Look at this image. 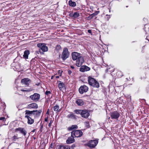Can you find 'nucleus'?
I'll use <instances>...</instances> for the list:
<instances>
[{
    "mask_svg": "<svg viewBox=\"0 0 149 149\" xmlns=\"http://www.w3.org/2000/svg\"><path fill=\"white\" fill-rule=\"evenodd\" d=\"M72 58L73 60H77L76 65L78 67L81 66L84 62L83 57L80 54L77 52H74L72 53Z\"/></svg>",
    "mask_w": 149,
    "mask_h": 149,
    "instance_id": "obj_1",
    "label": "nucleus"
},
{
    "mask_svg": "<svg viewBox=\"0 0 149 149\" xmlns=\"http://www.w3.org/2000/svg\"><path fill=\"white\" fill-rule=\"evenodd\" d=\"M89 84L94 87L98 88L100 85L99 83L94 79L89 77L88 79Z\"/></svg>",
    "mask_w": 149,
    "mask_h": 149,
    "instance_id": "obj_2",
    "label": "nucleus"
},
{
    "mask_svg": "<svg viewBox=\"0 0 149 149\" xmlns=\"http://www.w3.org/2000/svg\"><path fill=\"white\" fill-rule=\"evenodd\" d=\"M98 143V141L97 140H90L87 143L86 145L90 148H95L97 145Z\"/></svg>",
    "mask_w": 149,
    "mask_h": 149,
    "instance_id": "obj_3",
    "label": "nucleus"
},
{
    "mask_svg": "<svg viewBox=\"0 0 149 149\" xmlns=\"http://www.w3.org/2000/svg\"><path fill=\"white\" fill-rule=\"evenodd\" d=\"M69 56V53L67 48L63 49L61 56V58L63 61H65Z\"/></svg>",
    "mask_w": 149,
    "mask_h": 149,
    "instance_id": "obj_4",
    "label": "nucleus"
},
{
    "mask_svg": "<svg viewBox=\"0 0 149 149\" xmlns=\"http://www.w3.org/2000/svg\"><path fill=\"white\" fill-rule=\"evenodd\" d=\"M83 133L80 130H76L71 132V136L72 137H80L82 136Z\"/></svg>",
    "mask_w": 149,
    "mask_h": 149,
    "instance_id": "obj_5",
    "label": "nucleus"
},
{
    "mask_svg": "<svg viewBox=\"0 0 149 149\" xmlns=\"http://www.w3.org/2000/svg\"><path fill=\"white\" fill-rule=\"evenodd\" d=\"M37 46L40 48V52L41 53V50L43 52H45L48 50V47L46 46L45 44L39 43L37 44Z\"/></svg>",
    "mask_w": 149,
    "mask_h": 149,
    "instance_id": "obj_6",
    "label": "nucleus"
},
{
    "mask_svg": "<svg viewBox=\"0 0 149 149\" xmlns=\"http://www.w3.org/2000/svg\"><path fill=\"white\" fill-rule=\"evenodd\" d=\"M40 97V95L38 93H34L33 95L29 97V98L34 102H37L39 100Z\"/></svg>",
    "mask_w": 149,
    "mask_h": 149,
    "instance_id": "obj_7",
    "label": "nucleus"
},
{
    "mask_svg": "<svg viewBox=\"0 0 149 149\" xmlns=\"http://www.w3.org/2000/svg\"><path fill=\"white\" fill-rule=\"evenodd\" d=\"M88 89V87L86 85L81 86L79 88V92L80 94H83L84 93L87 92Z\"/></svg>",
    "mask_w": 149,
    "mask_h": 149,
    "instance_id": "obj_8",
    "label": "nucleus"
},
{
    "mask_svg": "<svg viewBox=\"0 0 149 149\" xmlns=\"http://www.w3.org/2000/svg\"><path fill=\"white\" fill-rule=\"evenodd\" d=\"M120 116V113L117 111H114L110 113V116L112 119H118Z\"/></svg>",
    "mask_w": 149,
    "mask_h": 149,
    "instance_id": "obj_9",
    "label": "nucleus"
},
{
    "mask_svg": "<svg viewBox=\"0 0 149 149\" xmlns=\"http://www.w3.org/2000/svg\"><path fill=\"white\" fill-rule=\"evenodd\" d=\"M18 131H19L20 133L23 134L24 136H25L27 133L26 131L24 128L19 127L15 129V132H17Z\"/></svg>",
    "mask_w": 149,
    "mask_h": 149,
    "instance_id": "obj_10",
    "label": "nucleus"
},
{
    "mask_svg": "<svg viewBox=\"0 0 149 149\" xmlns=\"http://www.w3.org/2000/svg\"><path fill=\"white\" fill-rule=\"evenodd\" d=\"M81 116L85 118H87L89 116L90 114L88 111L86 110H82Z\"/></svg>",
    "mask_w": 149,
    "mask_h": 149,
    "instance_id": "obj_11",
    "label": "nucleus"
},
{
    "mask_svg": "<svg viewBox=\"0 0 149 149\" xmlns=\"http://www.w3.org/2000/svg\"><path fill=\"white\" fill-rule=\"evenodd\" d=\"M31 80L29 78H25L22 79L21 81V83L22 84H24L26 86H28L29 84L30 83Z\"/></svg>",
    "mask_w": 149,
    "mask_h": 149,
    "instance_id": "obj_12",
    "label": "nucleus"
},
{
    "mask_svg": "<svg viewBox=\"0 0 149 149\" xmlns=\"http://www.w3.org/2000/svg\"><path fill=\"white\" fill-rule=\"evenodd\" d=\"M90 70V68L89 67L86 65H83L80 68L79 70L81 72H84L89 71Z\"/></svg>",
    "mask_w": 149,
    "mask_h": 149,
    "instance_id": "obj_13",
    "label": "nucleus"
},
{
    "mask_svg": "<svg viewBox=\"0 0 149 149\" xmlns=\"http://www.w3.org/2000/svg\"><path fill=\"white\" fill-rule=\"evenodd\" d=\"M57 149H70V146L66 145H60L57 146Z\"/></svg>",
    "mask_w": 149,
    "mask_h": 149,
    "instance_id": "obj_14",
    "label": "nucleus"
},
{
    "mask_svg": "<svg viewBox=\"0 0 149 149\" xmlns=\"http://www.w3.org/2000/svg\"><path fill=\"white\" fill-rule=\"evenodd\" d=\"M74 137H70L68 138V139L66 141V142L67 144H70L74 142L75 139L74 138Z\"/></svg>",
    "mask_w": 149,
    "mask_h": 149,
    "instance_id": "obj_15",
    "label": "nucleus"
},
{
    "mask_svg": "<svg viewBox=\"0 0 149 149\" xmlns=\"http://www.w3.org/2000/svg\"><path fill=\"white\" fill-rule=\"evenodd\" d=\"M25 117L27 118L28 119L27 123L29 124H32L34 122L33 119H32L31 117H29V116H25Z\"/></svg>",
    "mask_w": 149,
    "mask_h": 149,
    "instance_id": "obj_16",
    "label": "nucleus"
},
{
    "mask_svg": "<svg viewBox=\"0 0 149 149\" xmlns=\"http://www.w3.org/2000/svg\"><path fill=\"white\" fill-rule=\"evenodd\" d=\"M25 116H29V117H31L32 115H33V113L34 111H30L28 110H26L25 111Z\"/></svg>",
    "mask_w": 149,
    "mask_h": 149,
    "instance_id": "obj_17",
    "label": "nucleus"
},
{
    "mask_svg": "<svg viewBox=\"0 0 149 149\" xmlns=\"http://www.w3.org/2000/svg\"><path fill=\"white\" fill-rule=\"evenodd\" d=\"M38 107V105L35 103H32L29 104L28 108H37Z\"/></svg>",
    "mask_w": 149,
    "mask_h": 149,
    "instance_id": "obj_18",
    "label": "nucleus"
},
{
    "mask_svg": "<svg viewBox=\"0 0 149 149\" xmlns=\"http://www.w3.org/2000/svg\"><path fill=\"white\" fill-rule=\"evenodd\" d=\"M34 111V112H33L34 113H33V115H35V116L36 117H38V116H39L40 114L42 112V110H36V111Z\"/></svg>",
    "mask_w": 149,
    "mask_h": 149,
    "instance_id": "obj_19",
    "label": "nucleus"
},
{
    "mask_svg": "<svg viewBox=\"0 0 149 149\" xmlns=\"http://www.w3.org/2000/svg\"><path fill=\"white\" fill-rule=\"evenodd\" d=\"M30 54L29 51L28 50H25L24 52V54L23 56L26 59H28V55Z\"/></svg>",
    "mask_w": 149,
    "mask_h": 149,
    "instance_id": "obj_20",
    "label": "nucleus"
},
{
    "mask_svg": "<svg viewBox=\"0 0 149 149\" xmlns=\"http://www.w3.org/2000/svg\"><path fill=\"white\" fill-rule=\"evenodd\" d=\"M76 103L79 106H82L84 104L83 101L81 99H79L76 101Z\"/></svg>",
    "mask_w": 149,
    "mask_h": 149,
    "instance_id": "obj_21",
    "label": "nucleus"
},
{
    "mask_svg": "<svg viewBox=\"0 0 149 149\" xmlns=\"http://www.w3.org/2000/svg\"><path fill=\"white\" fill-rule=\"evenodd\" d=\"M68 4L69 6L72 7H75L76 6V3L75 2L72 1V0L69 1Z\"/></svg>",
    "mask_w": 149,
    "mask_h": 149,
    "instance_id": "obj_22",
    "label": "nucleus"
},
{
    "mask_svg": "<svg viewBox=\"0 0 149 149\" xmlns=\"http://www.w3.org/2000/svg\"><path fill=\"white\" fill-rule=\"evenodd\" d=\"M60 83L58 84V87L60 90H61L62 88L64 87V84L61 81H59Z\"/></svg>",
    "mask_w": 149,
    "mask_h": 149,
    "instance_id": "obj_23",
    "label": "nucleus"
},
{
    "mask_svg": "<svg viewBox=\"0 0 149 149\" xmlns=\"http://www.w3.org/2000/svg\"><path fill=\"white\" fill-rule=\"evenodd\" d=\"M68 116L69 118H71L74 119H76L75 115L73 114L72 113H71L69 115H68Z\"/></svg>",
    "mask_w": 149,
    "mask_h": 149,
    "instance_id": "obj_24",
    "label": "nucleus"
},
{
    "mask_svg": "<svg viewBox=\"0 0 149 149\" xmlns=\"http://www.w3.org/2000/svg\"><path fill=\"white\" fill-rule=\"evenodd\" d=\"M77 128L78 127L77 125H72L71 127H69L68 128V130H71L74 129H77Z\"/></svg>",
    "mask_w": 149,
    "mask_h": 149,
    "instance_id": "obj_25",
    "label": "nucleus"
},
{
    "mask_svg": "<svg viewBox=\"0 0 149 149\" xmlns=\"http://www.w3.org/2000/svg\"><path fill=\"white\" fill-rule=\"evenodd\" d=\"M82 110L77 109L74 111V112L77 114H80L82 111Z\"/></svg>",
    "mask_w": 149,
    "mask_h": 149,
    "instance_id": "obj_26",
    "label": "nucleus"
},
{
    "mask_svg": "<svg viewBox=\"0 0 149 149\" xmlns=\"http://www.w3.org/2000/svg\"><path fill=\"white\" fill-rule=\"evenodd\" d=\"M79 13L78 12H75L73 13L74 17L77 18L79 16Z\"/></svg>",
    "mask_w": 149,
    "mask_h": 149,
    "instance_id": "obj_27",
    "label": "nucleus"
},
{
    "mask_svg": "<svg viewBox=\"0 0 149 149\" xmlns=\"http://www.w3.org/2000/svg\"><path fill=\"white\" fill-rule=\"evenodd\" d=\"M19 138L17 137V136L16 135L14 136L12 138V140L14 141H16V139Z\"/></svg>",
    "mask_w": 149,
    "mask_h": 149,
    "instance_id": "obj_28",
    "label": "nucleus"
},
{
    "mask_svg": "<svg viewBox=\"0 0 149 149\" xmlns=\"http://www.w3.org/2000/svg\"><path fill=\"white\" fill-rule=\"evenodd\" d=\"M59 108V106L58 105H56L54 107V111H58Z\"/></svg>",
    "mask_w": 149,
    "mask_h": 149,
    "instance_id": "obj_29",
    "label": "nucleus"
},
{
    "mask_svg": "<svg viewBox=\"0 0 149 149\" xmlns=\"http://www.w3.org/2000/svg\"><path fill=\"white\" fill-rule=\"evenodd\" d=\"M85 125L87 128H88L90 127L89 124L88 122H86L85 123Z\"/></svg>",
    "mask_w": 149,
    "mask_h": 149,
    "instance_id": "obj_30",
    "label": "nucleus"
},
{
    "mask_svg": "<svg viewBox=\"0 0 149 149\" xmlns=\"http://www.w3.org/2000/svg\"><path fill=\"white\" fill-rule=\"evenodd\" d=\"M32 91V89L31 88H30L28 90H21V91L23 92H29Z\"/></svg>",
    "mask_w": 149,
    "mask_h": 149,
    "instance_id": "obj_31",
    "label": "nucleus"
},
{
    "mask_svg": "<svg viewBox=\"0 0 149 149\" xmlns=\"http://www.w3.org/2000/svg\"><path fill=\"white\" fill-rule=\"evenodd\" d=\"M97 13H94L93 14H91L89 16V17H90L91 16H93V17L97 15Z\"/></svg>",
    "mask_w": 149,
    "mask_h": 149,
    "instance_id": "obj_32",
    "label": "nucleus"
},
{
    "mask_svg": "<svg viewBox=\"0 0 149 149\" xmlns=\"http://www.w3.org/2000/svg\"><path fill=\"white\" fill-rule=\"evenodd\" d=\"M61 48V47L60 45H57L56 47V49L58 50L60 49Z\"/></svg>",
    "mask_w": 149,
    "mask_h": 149,
    "instance_id": "obj_33",
    "label": "nucleus"
},
{
    "mask_svg": "<svg viewBox=\"0 0 149 149\" xmlns=\"http://www.w3.org/2000/svg\"><path fill=\"white\" fill-rule=\"evenodd\" d=\"M53 122V121L52 120L50 121V123H49V125H48V126L49 127H50V126H51V124Z\"/></svg>",
    "mask_w": 149,
    "mask_h": 149,
    "instance_id": "obj_34",
    "label": "nucleus"
},
{
    "mask_svg": "<svg viewBox=\"0 0 149 149\" xmlns=\"http://www.w3.org/2000/svg\"><path fill=\"white\" fill-rule=\"evenodd\" d=\"M43 128V126L42 125L41 126L40 128V132H42V128Z\"/></svg>",
    "mask_w": 149,
    "mask_h": 149,
    "instance_id": "obj_35",
    "label": "nucleus"
},
{
    "mask_svg": "<svg viewBox=\"0 0 149 149\" xmlns=\"http://www.w3.org/2000/svg\"><path fill=\"white\" fill-rule=\"evenodd\" d=\"M50 94V92L49 91H47L45 92V94L46 95H48L49 94Z\"/></svg>",
    "mask_w": 149,
    "mask_h": 149,
    "instance_id": "obj_36",
    "label": "nucleus"
},
{
    "mask_svg": "<svg viewBox=\"0 0 149 149\" xmlns=\"http://www.w3.org/2000/svg\"><path fill=\"white\" fill-rule=\"evenodd\" d=\"M69 16L72 17H74L73 14L71 13L69 15Z\"/></svg>",
    "mask_w": 149,
    "mask_h": 149,
    "instance_id": "obj_37",
    "label": "nucleus"
},
{
    "mask_svg": "<svg viewBox=\"0 0 149 149\" xmlns=\"http://www.w3.org/2000/svg\"><path fill=\"white\" fill-rule=\"evenodd\" d=\"M75 147V145L73 144L71 146V148L72 149H73Z\"/></svg>",
    "mask_w": 149,
    "mask_h": 149,
    "instance_id": "obj_38",
    "label": "nucleus"
},
{
    "mask_svg": "<svg viewBox=\"0 0 149 149\" xmlns=\"http://www.w3.org/2000/svg\"><path fill=\"white\" fill-rule=\"evenodd\" d=\"M68 73L69 74H70L72 73L71 71L70 70H68Z\"/></svg>",
    "mask_w": 149,
    "mask_h": 149,
    "instance_id": "obj_39",
    "label": "nucleus"
},
{
    "mask_svg": "<svg viewBox=\"0 0 149 149\" xmlns=\"http://www.w3.org/2000/svg\"><path fill=\"white\" fill-rule=\"evenodd\" d=\"M5 118L4 117H1L0 118V120H2L3 119H4Z\"/></svg>",
    "mask_w": 149,
    "mask_h": 149,
    "instance_id": "obj_40",
    "label": "nucleus"
},
{
    "mask_svg": "<svg viewBox=\"0 0 149 149\" xmlns=\"http://www.w3.org/2000/svg\"><path fill=\"white\" fill-rule=\"evenodd\" d=\"M88 32L89 33H91V30H88Z\"/></svg>",
    "mask_w": 149,
    "mask_h": 149,
    "instance_id": "obj_41",
    "label": "nucleus"
},
{
    "mask_svg": "<svg viewBox=\"0 0 149 149\" xmlns=\"http://www.w3.org/2000/svg\"><path fill=\"white\" fill-rule=\"evenodd\" d=\"M45 121L47 122L48 121V118H45Z\"/></svg>",
    "mask_w": 149,
    "mask_h": 149,
    "instance_id": "obj_42",
    "label": "nucleus"
},
{
    "mask_svg": "<svg viewBox=\"0 0 149 149\" xmlns=\"http://www.w3.org/2000/svg\"><path fill=\"white\" fill-rule=\"evenodd\" d=\"M93 17V16H91L90 17H88V18H90V19H92Z\"/></svg>",
    "mask_w": 149,
    "mask_h": 149,
    "instance_id": "obj_43",
    "label": "nucleus"
},
{
    "mask_svg": "<svg viewBox=\"0 0 149 149\" xmlns=\"http://www.w3.org/2000/svg\"><path fill=\"white\" fill-rule=\"evenodd\" d=\"M71 68L72 69H74V67L72 66H71Z\"/></svg>",
    "mask_w": 149,
    "mask_h": 149,
    "instance_id": "obj_44",
    "label": "nucleus"
},
{
    "mask_svg": "<svg viewBox=\"0 0 149 149\" xmlns=\"http://www.w3.org/2000/svg\"><path fill=\"white\" fill-rule=\"evenodd\" d=\"M47 114H49V110H48V111H47V113H46Z\"/></svg>",
    "mask_w": 149,
    "mask_h": 149,
    "instance_id": "obj_45",
    "label": "nucleus"
},
{
    "mask_svg": "<svg viewBox=\"0 0 149 149\" xmlns=\"http://www.w3.org/2000/svg\"><path fill=\"white\" fill-rule=\"evenodd\" d=\"M35 129H34V130H33L32 131V132H35Z\"/></svg>",
    "mask_w": 149,
    "mask_h": 149,
    "instance_id": "obj_46",
    "label": "nucleus"
},
{
    "mask_svg": "<svg viewBox=\"0 0 149 149\" xmlns=\"http://www.w3.org/2000/svg\"><path fill=\"white\" fill-rule=\"evenodd\" d=\"M56 78H59V77H58V76H56Z\"/></svg>",
    "mask_w": 149,
    "mask_h": 149,
    "instance_id": "obj_47",
    "label": "nucleus"
},
{
    "mask_svg": "<svg viewBox=\"0 0 149 149\" xmlns=\"http://www.w3.org/2000/svg\"><path fill=\"white\" fill-rule=\"evenodd\" d=\"M99 11H97V13H97V14H98V13H99Z\"/></svg>",
    "mask_w": 149,
    "mask_h": 149,
    "instance_id": "obj_48",
    "label": "nucleus"
},
{
    "mask_svg": "<svg viewBox=\"0 0 149 149\" xmlns=\"http://www.w3.org/2000/svg\"><path fill=\"white\" fill-rule=\"evenodd\" d=\"M51 79H52V77H51Z\"/></svg>",
    "mask_w": 149,
    "mask_h": 149,
    "instance_id": "obj_49",
    "label": "nucleus"
}]
</instances>
